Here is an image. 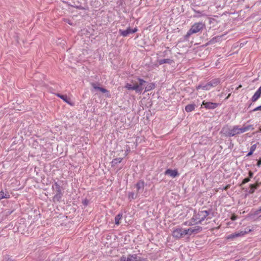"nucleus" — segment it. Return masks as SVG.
<instances>
[{"mask_svg": "<svg viewBox=\"0 0 261 261\" xmlns=\"http://www.w3.org/2000/svg\"><path fill=\"white\" fill-rule=\"evenodd\" d=\"M259 187L258 181L257 180L255 184H251L250 185V189L248 192L250 194H252L254 192L255 190Z\"/></svg>", "mask_w": 261, "mask_h": 261, "instance_id": "18", "label": "nucleus"}, {"mask_svg": "<svg viewBox=\"0 0 261 261\" xmlns=\"http://www.w3.org/2000/svg\"><path fill=\"white\" fill-rule=\"evenodd\" d=\"M52 188L53 190H55L56 192V194L53 198L54 200L60 201L63 195L61 186L57 182H55L54 185H53Z\"/></svg>", "mask_w": 261, "mask_h": 261, "instance_id": "6", "label": "nucleus"}, {"mask_svg": "<svg viewBox=\"0 0 261 261\" xmlns=\"http://www.w3.org/2000/svg\"><path fill=\"white\" fill-rule=\"evenodd\" d=\"M91 85L94 89L99 90L102 93H109V91L107 90L106 89L98 87L95 83H92Z\"/></svg>", "mask_w": 261, "mask_h": 261, "instance_id": "19", "label": "nucleus"}, {"mask_svg": "<svg viewBox=\"0 0 261 261\" xmlns=\"http://www.w3.org/2000/svg\"><path fill=\"white\" fill-rule=\"evenodd\" d=\"M241 87H242V85H240L238 87V89H239V88H241Z\"/></svg>", "mask_w": 261, "mask_h": 261, "instance_id": "39", "label": "nucleus"}, {"mask_svg": "<svg viewBox=\"0 0 261 261\" xmlns=\"http://www.w3.org/2000/svg\"><path fill=\"white\" fill-rule=\"evenodd\" d=\"M186 229L182 228L176 227L173 229L172 236L176 239H179L186 236Z\"/></svg>", "mask_w": 261, "mask_h": 261, "instance_id": "7", "label": "nucleus"}, {"mask_svg": "<svg viewBox=\"0 0 261 261\" xmlns=\"http://www.w3.org/2000/svg\"><path fill=\"white\" fill-rule=\"evenodd\" d=\"M256 146H257L256 144L252 145L250 147V151L253 152L256 148Z\"/></svg>", "mask_w": 261, "mask_h": 261, "instance_id": "27", "label": "nucleus"}, {"mask_svg": "<svg viewBox=\"0 0 261 261\" xmlns=\"http://www.w3.org/2000/svg\"><path fill=\"white\" fill-rule=\"evenodd\" d=\"M138 29L137 27L134 29H131L130 28H128L126 30H119V32L120 35L123 37H126L129 34L135 33L137 32Z\"/></svg>", "mask_w": 261, "mask_h": 261, "instance_id": "9", "label": "nucleus"}, {"mask_svg": "<svg viewBox=\"0 0 261 261\" xmlns=\"http://www.w3.org/2000/svg\"><path fill=\"white\" fill-rule=\"evenodd\" d=\"M261 165V158L257 161V166L259 167Z\"/></svg>", "mask_w": 261, "mask_h": 261, "instance_id": "33", "label": "nucleus"}, {"mask_svg": "<svg viewBox=\"0 0 261 261\" xmlns=\"http://www.w3.org/2000/svg\"><path fill=\"white\" fill-rule=\"evenodd\" d=\"M245 233H246V232L244 231H241L239 232H234L233 233L228 235L227 237V239L228 240L232 239L237 238V237L244 236Z\"/></svg>", "mask_w": 261, "mask_h": 261, "instance_id": "13", "label": "nucleus"}, {"mask_svg": "<svg viewBox=\"0 0 261 261\" xmlns=\"http://www.w3.org/2000/svg\"><path fill=\"white\" fill-rule=\"evenodd\" d=\"M130 151V148L129 146H126V150L125 151V154L127 155V153Z\"/></svg>", "mask_w": 261, "mask_h": 261, "instance_id": "32", "label": "nucleus"}, {"mask_svg": "<svg viewBox=\"0 0 261 261\" xmlns=\"http://www.w3.org/2000/svg\"><path fill=\"white\" fill-rule=\"evenodd\" d=\"M204 24L202 22L195 23L188 31L187 36H190L193 34L197 33L200 31L204 27Z\"/></svg>", "mask_w": 261, "mask_h": 261, "instance_id": "5", "label": "nucleus"}, {"mask_svg": "<svg viewBox=\"0 0 261 261\" xmlns=\"http://www.w3.org/2000/svg\"><path fill=\"white\" fill-rule=\"evenodd\" d=\"M213 216V215L211 210L199 211L197 213H194L192 218V221L196 224H202L205 220L211 219Z\"/></svg>", "mask_w": 261, "mask_h": 261, "instance_id": "2", "label": "nucleus"}, {"mask_svg": "<svg viewBox=\"0 0 261 261\" xmlns=\"http://www.w3.org/2000/svg\"><path fill=\"white\" fill-rule=\"evenodd\" d=\"M253 218L255 220H261V206L252 214Z\"/></svg>", "mask_w": 261, "mask_h": 261, "instance_id": "14", "label": "nucleus"}, {"mask_svg": "<svg viewBox=\"0 0 261 261\" xmlns=\"http://www.w3.org/2000/svg\"><path fill=\"white\" fill-rule=\"evenodd\" d=\"M145 186V182L143 180H139L136 184V187L137 189L138 193L142 192Z\"/></svg>", "mask_w": 261, "mask_h": 261, "instance_id": "12", "label": "nucleus"}, {"mask_svg": "<svg viewBox=\"0 0 261 261\" xmlns=\"http://www.w3.org/2000/svg\"><path fill=\"white\" fill-rule=\"evenodd\" d=\"M126 261H141V257L137 254H129L126 257Z\"/></svg>", "mask_w": 261, "mask_h": 261, "instance_id": "16", "label": "nucleus"}, {"mask_svg": "<svg viewBox=\"0 0 261 261\" xmlns=\"http://www.w3.org/2000/svg\"><path fill=\"white\" fill-rule=\"evenodd\" d=\"M252 125L244 124L242 125H235L232 126L225 125L221 130V133L228 138L236 137L249 130H253Z\"/></svg>", "mask_w": 261, "mask_h": 261, "instance_id": "1", "label": "nucleus"}, {"mask_svg": "<svg viewBox=\"0 0 261 261\" xmlns=\"http://www.w3.org/2000/svg\"><path fill=\"white\" fill-rule=\"evenodd\" d=\"M195 108V105L194 104H190V105H187L185 107V110L188 113L191 112L193 110H194Z\"/></svg>", "mask_w": 261, "mask_h": 261, "instance_id": "21", "label": "nucleus"}, {"mask_svg": "<svg viewBox=\"0 0 261 261\" xmlns=\"http://www.w3.org/2000/svg\"><path fill=\"white\" fill-rule=\"evenodd\" d=\"M136 196L135 195L134 193H130L129 194V198L132 199H135Z\"/></svg>", "mask_w": 261, "mask_h": 261, "instance_id": "29", "label": "nucleus"}, {"mask_svg": "<svg viewBox=\"0 0 261 261\" xmlns=\"http://www.w3.org/2000/svg\"><path fill=\"white\" fill-rule=\"evenodd\" d=\"M122 160V158H120L115 159L113 160L112 164H116L118 163H121Z\"/></svg>", "mask_w": 261, "mask_h": 261, "instance_id": "25", "label": "nucleus"}, {"mask_svg": "<svg viewBox=\"0 0 261 261\" xmlns=\"http://www.w3.org/2000/svg\"><path fill=\"white\" fill-rule=\"evenodd\" d=\"M202 230V227L199 226H196L194 227L186 229V233L188 236H191L192 234H196L200 232Z\"/></svg>", "mask_w": 261, "mask_h": 261, "instance_id": "8", "label": "nucleus"}, {"mask_svg": "<svg viewBox=\"0 0 261 261\" xmlns=\"http://www.w3.org/2000/svg\"><path fill=\"white\" fill-rule=\"evenodd\" d=\"M195 223L192 221V219L190 221L185 222L183 224L184 225L192 226Z\"/></svg>", "mask_w": 261, "mask_h": 261, "instance_id": "26", "label": "nucleus"}, {"mask_svg": "<svg viewBox=\"0 0 261 261\" xmlns=\"http://www.w3.org/2000/svg\"><path fill=\"white\" fill-rule=\"evenodd\" d=\"M249 178L252 177L253 173L251 171H249Z\"/></svg>", "mask_w": 261, "mask_h": 261, "instance_id": "36", "label": "nucleus"}, {"mask_svg": "<svg viewBox=\"0 0 261 261\" xmlns=\"http://www.w3.org/2000/svg\"><path fill=\"white\" fill-rule=\"evenodd\" d=\"M9 196V194L8 192L5 193L3 191H0V200L3 198H8Z\"/></svg>", "mask_w": 261, "mask_h": 261, "instance_id": "22", "label": "nucleus"}, {"mask_svg": "<svg viewBox=\"0 0 261 261\" xmlns=\"http://www.w3.org/2000/svg\"><path fill=\"white\" fill-rule=\"evenodd\" d=\"M253 152H252V151H250L248 153V154H247V155H246V156H249L253 154Z\"/></svg>", "mask_w": 261, "mask_h": 261, "instance_id": "35", "label": "nucleus"}, {"mask_svg": "<svg viewBox=\"0 0 261 261\" xmlns=\"http://www.w3.org/2000/svg\"><path fill=\"white\" fill-rule=\"evenodd\" d=\"M261 96V86L255 92L251 98L253 102L256 101Z\"/></svg>", "mask_w": 261, "mask_h": 261, "instance_id": "15", "label": "nucleus"}, {"mask_svg": "<svg viewBox=\"0 0 261 261\" xmlns=\"http://www.w3.org/2000/svg\"><path fill=\"white\" fill-rule=\"evenodd\" d=\"M56 95L58 97L61 98L66 103L69 104L70 105H72L71 102H70V99L66 95H61L60 94H57Z\"/></svg>", "mask_w": 261, "mask_h": 261, "instance_id": "17", "label": "nucleus"}, {"mask_svg": "<svg viewBox=\"0 0 261 261\" xmlns=\"http://www.w3.org/2000/svg\"><path fill=\"white\" fill-rule=\"evenodd\" d=\"M250 178L249 177H247V178H245V179H243L242 184H241V185H244L248 182H249L250 181Z\"/></svg>", "mask_w": 261, "mask_h": 261, "instance_id": "28", "label": "nucleus"}, {"mask_svg": "<svg viewBox=\"0 0 261 261\" xmlns=\"http://www.w3.org/2000/svg\"><path fill=\"white\" fill-rule=\"evenodd\" d=\"M122 218V213H119L118 215H117L115 218V223L116 225H118L120 224V220Z\"/></svg>", "mask_w": 261, "mask_h": 261, "instance_id": "20", "label": "nucleus"}, {"mask_svg": "<svg viewBox=\"0 0 261 261\" xmlns=\"http://www.w3.org/2000/svg\"><path fill=\"white\" fill-rule=\"evenodd\" d=\"M219 83L218 80H215L206 83H201L196 87V90H202L204 91L210 90L212 87L217 86Z\"/></svg>", "mask_w": 261, "mask_h": 261, "instance_id": "4", "label": "nucleus"}, {"mask_svg": "<svg viewBox=\"0 0 261 261\" xmlns=\"http://www.w3.org/2000/svg\"><path fill=\"white\" fill-rule=\"evenodd\" d=\"M146 82L138 77H134L130 83L125 84L124 87L128 90H135L136 92H141L143 89V85Z\"/></svg>", "mask_w": 261, "mask_h": 261, "instance_id": "3", "label": "nucleus"}, {"mask_svg": "<svg viewBox=\"0 0 261 261\" xmlns=\"http://www.w3.org/2000/svg\"><path fill=\"white\" fill-rule=\"evenodd\" d=\"M165 175H168L170 176L171 177L174 178L176 176L179 175L178 171L177 170H172L170 169H168L165 172Z\"/></svg>", "mask_w": 261, "mask_h": 261, "instance_id": "11", "label": "nucleus"}, {"mask_svg": "<svg viewBox=\"0 0 261 261\" xmlns=\"http://www.w3.org/2000/svg\"><path fill=\"white\" fill-rule=\"evenodd\" d=\"M126 257H125L124 255H123L120 257L118 261H126Z\"/></svg>", "mask_w": 261, "mask_h": 261, "instance_id": "30", "label": "nucleus"}, {"mask_svg": "<svg viewBox=\"0 0 261 261\" xmlns=\"http://www.w3.org/2000/svg\"><path fill=\"white\" fill-rule=\"evenodd\" d=\"M258 183H259V186L260 185H261V181H260V182H259V181H258Z\"/></svg>", "mask_w": 261, "mask_h": 261, "instance_id": "40", "label": "nucleus"}, {"mask_svg": "<svg viewBox=\"0 0 261 261\" xmlns=\"http://www.w3.org/2000/svg\"><path fill=\"white\" fill-rule=\"evenodd\" d=\"M257 110H260V111H261V106H259V107H257V108H255V109H254V111H257Z\"/></svg>", "mask_w": 261, "mask_h": 261, "instance_id": "34", "label": "nucleus"}, {"mask_svg": "<svg viewBox=\"0 0 261 261\" xmlns=\"http://www.w3.org/2000/svg\"><path fill=\"white\" fill-rule=\"evenodd\" d=\"M155 87L154 84L153 83H150L147 87L145 88V91H148L152 89H154Z\"/></svg>", "mask_w": 261, "mask_h": 261, "instance_id": "24", "label": "nucleus"}, {"mask_svg": "<svg viewBox=\"0 0 261 261\" xmlns=\"http://www.w3.org/2000/svg\"><path fill=\"white\" fill-rule=\"evenodd\" d=\"M219 103L212 102H205L203 101L202 102V106L207 109H214L219 106Z\"/></svg>", "mask_w": 261, "mask_h": 261, "instance_id": "10", "label": "nucleus"}, {"mask_svg": "<svg viewBox=\"0 0 261 261\" xmlns=\"http://www.w3.org/2000/svg\"><path fill=\"white\" fill-rule=\"evenodd\" d=\"M6 261H12V260H11V259H9H9H7Z\"/></svg>", "mask_w": 261, "mask_h": 261, "instance_id": "38", "label": "nucleus"}, {"mask_svg": "<svg viewBox=\"0 0 261 261\" xmlns=\"http://www.w3.org/2000/svg\"><path fill=\"white\" fill-rule=\"evenodd\" d=\"M172 62V60L169 59H161L158 61V63L160 65H162L165 63H171Z\"/></svg>", "mask_w": 261, "mask_h": 261, "instance_id": "23", "label": "nucleus"}, {"mask_svg": "<svg viewBox=\"0 0 261 261\" xmlns=\"http://www.w3.org/2000/svg\"><path fill=\"white\" fill-rule=\"evenodd\" d=\"M238 217L237 216L235 215H232L231 216V220L232 221H234L236 220L237 219Z\"/></svg>", "mask_w": 261, "mask_h": 261, "instance_id": "31", "label": "nucleus"}, {"mask_svg": "<svg viewBox=\"0 0 261 261\" xmlns=\"http://www.w3.org/2000/svg\"><path fill=\"white\" fill-rule=\"evenodd\" d=\"M229 186H227L226 187H225V188H224V189L226 190H227L228 188H229Z\"/></svg>", "mask_w": 261, "mask_h": 261, "instance_id": "37", "label": "nucleus"}]
</instances>
